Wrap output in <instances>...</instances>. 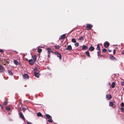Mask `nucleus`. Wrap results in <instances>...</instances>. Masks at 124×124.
<instances>
[{
  "mask_svg": "<svg viewBox=\"0 0 124 124\" xmlns=\"http://www.w3.org/2000/svg\"><path fill=\"white\" fill-rule=\"evenodd\" d=\"M46 116L47 118L49 119L48 120V121L50 123H52L53 122V120L52 119V117L49 115L46 114Z\"/></svg>",
  "mask_w": 124,
  "mask_h": 124,
  "instance_id": "obj_1",
  "label": "nucleus"
},
{
  "mask_svg": "<svg viewBox=\"0 0 124 124\" xmlns=\"http://www.w3.org/2000/svg\"><path fill=\"white\" fill-rule=\"evenodd\" d=\"M93 26V25L90 24H86V28L88 30L91 29Z\"/></svg>",
  "mask_w": 124,
  "mask_h": 124,
  "instance_id": "obj_2",
  "label": "nucleus"
},
{
  "mask_svg": "<svg viewBox=\"0 0 124 124\" xmlns=\"http://www.w3.org/2000/svg\"><path fill=\"white\" fill-rule=\"evenodd\" d=\"M5 70V69L4 67L0 65V72H4Z\"/></svg>",
  "mask_w": 124,
  "mask_h": 124,
  "instance_id": "obj_3",
  "label": "nucleus"
},
{
  "mask_svg": "<svg viewBox=\"0 0 124 124\" xmlns=\"http://www.w3.org/2000/svg\"><path fill=\"white\" fill-rule=\"evenodd\" d=\"M109 44L108 41H106L104 43V46L105 48L108 47L109 46Z\"/></svg>",
  "mask_w": 124,
  "mask_h": 124,
  "instance_id": "obj_4",
  "label": "nucleus"
},
{
  "mask_svg": "<svg viewBox=\"0 0 124 124\" xmlns=\"http://www.w3.org/2000/svg\"><path fill=\"white\" fill-rule=\"evenodd\" d=\"M106 98L107 100H109L112 97L110 95L107 94L106 95Z\"/></svg>",
  "mask_w": 124,
  "mask_h": 124,
  "instance_id": "obj_5",
  "label": "nucleus"
},
{
  "mask_svg": "<svg viewBox=\"0 0 124 124\" xmlns=\"http://www.w3.org/2000/svg\"><path fill=\"white\" fill-rule=\"evenodd\" d=\"M72 49V47L70 45H68L67 47L66 50H71Z\"/></svg>",
  "mask_w": 124,
  "mask_h": 124,
  "instance_id": "obj_6",
  "label": "nucleus"
},
{
  "mask_svg": "<svg viewBox=\"0 0 124 124\" xmlns=\"http://www.w3.org/2000/svg\"><path fill=\"white\" fill-rule=\"evenodd\" d=\"M29 62L30 64L33 65L35 61L33 59H30L29 60Z\"/></svg>",
  "mask_w": 124,
  "mask_h": 124,
  "instance_id": "obj_7",
  "label": "nucleus"
},
{
  "mask_svg": "<svg viewBox=\"0 0 124 124\" xmlns=\"http://www.w3.org/2000/svg\"><path fill=\"white\" fill-rule=\"evenodd\" d=\"M23 78L24 79L28 78L29 76L27 74H24L23 75Z\"/></svg>",
  "mask_w": 124,
  "mask_h": 124,
  "instance_id": "obj_8",
  "label": "nucleus"
},
{
  "mask_svg": "<svg viewBox=\"0 0 124 124\" xmlns=\"http://www.w3.org/2000/svg\"><path fill=\"white\" fill-rule=\"evenodd\" d=\"M19 115L20 117L21 118H22V119H23L24 120H25L24 117L22 113L21 112H20V113Z\"/></svg>",
  "mask_w": 124,
  "mask_h": 124,
  "instance_id": "obj_9",
  "label": "nucleus"
},
{
  "mask_svg": "<svg viewBox=\"0 0 124 124\" xmlns=\"http://www.w3.org/2000/svg\"><path fill=\"white\" fill-rule=\"evenodd\" d=\"M56 54L57 57L59 58L60 60H61L62 57V56L58 52L56 53Z\"/></svg>",
  "mask_w": 124,
  "mask_h": 124,
  "instance_id": "obj_10",
  "label": "nucleus"
},
{
  "mask_svg": "<svg viewBox=\"0 0 124 124\" xmlns=\"http://www.w3.org/2000/svg\"><path fill=\"white\" fill-rule=\"evenodd\" d=\"M65 34H63L61 36L60 38H59V39H64L65 38Z\"/></svg>",
  "mask_w": 124,
  "mask_h": 124,
  "instance_id": "obj_11",
  "label": "nucleus"
},
{
  "mask_svg": "<svg viewBox=\"0 0 124 124\" xmlns=\"http://www.w3.org/2000/svg\"><path fill=\"white\" fill-rule=\"evenodd\" d=\"M39 73V72H34L35 76L37 78H38L39 77V74L38 73Z\"/></svg>",
  "mask_w": 124,
  "mask_h": 124,
  "instance_id": "obj_12",
  "label": "nucleus"
},
{
  "mask_svg": "<svg viewBox=\"0 0 124 124\" xmlns=\"http://www.w3.org/2000/svg\"><path fill=\"white\" fill-rule=\"evenodd\" d=\"M94 49V48L93 46H91L89 48V49L90 51H93Z\"/></svg>",
  "mask_w": 124,
  "mask_h": 124,
  "instance_id": "obj_13",
  "label": "nucleus"
},
{
  "mask_svg": "<svg viewBox=\"0 0 124 124\" xmlns=\"http://www.w3.org/2000/svg\"><path fill=\"white\" fill-rule=\"evenodd\" d=\"M87 48V47L85 45H84L82 46V50H86Z\"/></svg>",
  "mask_w": 124,
  "mask_h": 124,
  "instance_id": "obj_14",
  "label": "nucleus"
},
{
  "mask_svg": "<svg viewBox=\"0 0 124 124\" xmlns=\"http://www.w3.org/2000/svg\"><path fill=\"white\" fill-rule=\"evenodd\" d=\"M14 62L16 65H18L19 64L18 61L17 60H14Z\"/></svg>",
  "mask_w": 124,
  "mask_h": 124,
  "instance_id": "obj_15",
  "label": "nucleus"
},
{
  "mask_svg": "<svg viewBox=\"0 0 124 124\" xmlns=\"http://www.w3.org/2000/svg\"><path fill=\"white\" fill-rule=\"evenodd\" d=\"M32 58L34 59V61H36L37 60V55H35L34 56H32Z\"/></svg>",
  "mask_w": 124,
  "mask_h": 124,
  "instance_id": "obj_16",
  "label": "nucleus"
},
{
  "mask_svg": "<svg viewBox=\"0 0 124 124\" xmlns=\"http://www.w3.org/2000/svg\"><path fill=\"white\" fill-rule=\"evenodd\" d=\"M109 58L112 60H116L115 58L112 55H111L109 56Z\"/></svg>",
  "mask_w": 124,
  "mask_h": 124,
  "instance_id": "obj_17",
  "label": "nucleus"
},
{
  "mask_svg": "<svg viewBox=\"0 0 124 124\" xmlns=\"http://www.w3.org/2000/svg\"><path fill=\"white\" fill-rule=\"evenodd\" d=\"M113 105V103L112 102H110L109 103V106L110 107H112Z\"/></svg>",
  "mask_w": 124,
  "mask_h": 124,
  "instance_id": "obj_18",
  "label": "nucleus"
},
{
  "mask_svg": "<svg viewBox=\"0 0 124 124\" xmlns=\"http://www.w3.org/2000/svg\"><path fill=\"white\" fill-rule=\"evenodd\" d=\"M60 46L59 45H55L54 46V47L56 49H59L60 48Z\"/></svg>",
  "mask_w": 124,
  "mask_h": 124,
  "instance_id": "obj_19",
  "label": "nucleus"
},
{
  "mask_svg": "<svg viewBox=\"0 0 124 124\" xmlns=\"http://www.w3.org/2000/svg\"><path fill=\"white\" fill-rule=\"evenodd\" d=\"M85 53L86 55L88 57H90V55L89 53V52L88 51H86L85 52Z\"/></svg>",
  "mask_w": 124,
  "mask_h": 124,
  "instance_id": "obj_20",
  "label": "nucleus"
},
{
  "mask_svg": "<svg viewBox=\"0 0 124 124\" xmlns=\"http://www.w3.org/2000/svg\"><path fill=\"white\" fill-rule=\"evenodd\" d=\"M34 72H39V71L38 70L37 68H35L34 69Z\"/></svg>",
  "mask_w": 124,
  "mask_h": 124,
  "instance_id": "obj_21",
  "label": "nucleus"
},
{
  "mask_svg": "<svg viewBox=\"0 0 124 124\" xmlns=\"http://www.w3.org/2000/svg\"><path fill=\"white\" fill-rule=\"evenodd\" d=\"M47 52H48V54H49V53L51 52L52 51V50L50 48H48L47 49Z\"/></svg>",
  "mask_w": 124,
  "mask_h": 124,
  "instance_id": "obj_22",
  "label": "nucleus"
},
{
  "mask_svg": "<svg viewBox=\"0 0 124 124\" xmlns=\"http://www.w3.org/2000/svg\"><path fill=\"white\" fill-rule=\"evenodd\" d=\"M115 84L114 82H113L111 84V87L112 88H114L115 87Z\"/></svg>",
  "mask_w": 124,
  "mask_h": 124,
  "instance_id": "obj_23",
  "label": "nucleus"
},
{
  "mask_svg": "<svg viewBox=\"0 0 124 124\" xmlns=\"http://www.w3.org/2000/svg\"><path fill=\"white\" fill-rule=\"evenodd\" d=\"M8 72L10 75H12L13 74L12 72L9 70H8Z\"/></svg>",
  "mask_w": 124,
  "mask_h": 124,
  "instance_id": "obj_24",
  "label": "nucleus"
},
{
  "mask_svg": "<svg viewBox=\"0 0 124 124\" xmlns=\"http://www.w3.org/2000/svg\"><path fill=\"white\" fill-rule=\"evenodd\" d=\"M96 49L98 50H99L100 49V47L99 44H98L97 45Z\"/></svg>",
  "mask_w": 124,
  "mask_h": 124,
  "instance_id": "obj_25",
  "label": "nucleus"
},
{
  "mask_svg": "<svg viewBox=\"0 0 124 124\" xmlns=\"http://www.w3.org/2000/svg\"><path fill=\"white\" fill-rule=\"evenodd\" d=\"M71 41L73 43H75L76 42V39L74 38H72L71 39Z\"/></svg>",
  "mask_w": 124,
  "mask_h": 124,
  "instance_id": "obj_26",
  "label": "nucleus"
},
{
  "mask_svg": "<svg viewBox=\"0 0 124 124\" xmlns=\"http://www.w3.org/2000/svg\"><path fill=\"white\" fill-rule=\"evenodd\" d=\"M42 115V114L40 112H38L37 114V116H41Z\"/></svg>",
  "mask_w": 124,
  "mask_h": 124,
  "instance_id": "obj_27",
  "label": "nucleus"
},
{
  "mask_svg": "<svg viewBox=\"0 0 124 124\" xmlns=\"http://www.w3.org/2000/svg\"><path fill=\"white\" fill-rule=\"evenodd\" d=\"M78 40H83V37H80L78 39Z\"/></svg>",
  "mask_w": 124,
  "mask_h": 124,
  "instance_id": "obj_28",
  "label": "nucleus"
},
{
  "mask_svg": "<svg viewBox=\"0 0 124 124\" xmlns=\"http://www.w3.org/2000/svg\"><path fill=\"white\" fill-rule=\"evenodd\" d=\"M79 44V43H78L76 42L74 44V45L78 47V46Z\"/></svg>",
  "mask_w": 124,
  "mask_h": 124,
  "instance_id": "obj_29",
  "label": "nucleus"
},
{
  "mask_svg": "<svg viewBox=\"0 0 124 124\" xmlns=\"http://www.w3.org/2000/svg\"><path fill=\"white\" fill-rule=\"evenodd\" d=\"M42 51V49L40 48H39L38 49V53H40Z\"/></svg>",
  "mask_w": 124,
  "mask_h": 124,
  "instance_id": "obj_30",
  "label": "nucleus"
},
{
  "mask_svg": "<svg viewBox=\"0 0 124 124\" xmlns=\"http://www.w3.org/2000/svg\"><path fill=\"white\" fill-rule=\"evenodd\" d=\"M106 51L107 50L106 49L104 48L102 50V52L104 53H105L106 52Z\"/></svg>",
  "mask_w": 124,
  "mask_h": 124,
  "instance_id": "obj_31",
  "label": "nucleus"
},
{
  "mask_svg": "<svg viewBox=\"0 0 124 124\" xmlns=\"http://www.w3.org/2000/svg\"><path fill=\"white\" fill-rule=\"evenodd\" d=\"M6 109L8 111H10L11 110V109L9 107H6Z\"/></svg>",
  "mask_w": 124,
  "mask_h": 124,
  "instance_id": "obj_32",
  "label": "nucleus"
},
{
  "mask_svg": "<svg viewBox=\"0 0 124 124\" xmlns=\"http://www.w3.org/2000/svg\"><path fill=\"white\" fill-rule=\"evenodd\" d=\"M121 106L122 107H124V103L123 102H122L121 104Z\"/></svg>",
  "mask_w": 124,
  "mask_h": 124,
  "instance_id": "obj_33",
  "label": "nucleus"
},
{
  "mask_svg": "<svg viewBox=\"0 0 124 124\" xmlns=\"http://www.w3.org/2000/svg\"><path fill=\"white\" fill-rule=\"evenodd\" d=\"M121 110L123 112H124V108H121Z\"/></svg>",
  "mask_w": 124,
  "mask_h": 124,
  "instance_id": "obj_34",
  "label": "nucleus"
},
{
  "mask_svg": "<svg viewBox=\"0 0 124 124\" xmlns=\"http://www.w3.org/2000/svg\"><path fill=\"white\" fill-rule=\"evenodd\" d=\"M27 124H33L31 122H28V121H27Z\"/></svg>",
  "mask_w": 124,
  "mask_h": 124,
  "instance_id": "obj_35",
  "label": "nucleus"
},
{
  "mask_svg": "<svg viewBox=\"0 0 124 124\" xmlns=\"http://www.w3.org/2000/svg\"><path fill=\"white\" fill-rule=\"evenodd\" d=\"M7 104V102L5 101L3 103V104L4 105H6Z\"/></svg>",
  "mask_w": 124,
  "mask_h": 124,
  "instance_id": "obj_36",
  "label": "nucleus"
},
{
  "mask_svg": "<svg viewBox=\"0 0 124 124\" xmlns=\"http://www.w3.org/2000/svg\"><path fill=\"white\" fill-rule=\"evenodd\" d=\"M26 109V108L24 107L23 108H22V109L24 112V111Z\"/></svg>",
  "mask_w": 124,
  "mask_h": 124,
  "instance_id": "obj_37",
  "label": "nucleus"
},
{
  "mask_svg": "<svg viewBox=\"0 0 124 124\" xmlns=\"http://www.w3.org/2000/svg\"><path fill=\"white\" fill-rule=\"evenodd\" d=\"M116 52V50L115 49H114L113 50V53L114 54H115V53Z\"/></svg>",
  "mask_w": 124,
  "mask_h": 124,
  "instance_id": "obj_38",
  "label": "nucleus"
},
{
  "mask_svg": "<svg viewBox=\"0 0 124 124\" xmlns=\"http://www.w3.org/2000/svg\"><path fill=\"white\" fill-rule=\"evenodd\" d=\"M3 52V50L0 49V53H2Z\"/></svg>",
  "mask_w": 124,
  "mask_h": 124,
  "instance_id": "obj_39",
  "label": "nucleus"
},
{
  "mask_svg": "<svg viewBox=\"0 0 124 124\" xmlns=\"http://www.w3.org/2000/svg\"><path fill=\"white\" fill-rule=\"evenodd\" d=\"M121 85H124V82H122L121 83Z\"/></svg>",
  "mask_w": 124,
  "mask_h": 124,
  "instance_id": "obj_40",
  "label": "nucleus"
},
{
  "mask_svg": "<svg viewBox=\"0 0 124 124\" xmlns=\"http://www.w3.org/2000/svg\"><path fill=\"white\" fill-rule=\"evenodd\" d=\"M108 51H109V52H111V51H112V50H109V49H108Z\"/></svg>",
  "mask_w": 124,
  "mask_h": 124,
  "instance_id": "obj_41",
  "label": "nucleus"
},
{
  "mask_svg": "<svg viewBox=\"0 0 124 124\" xmlns=\"http://www.w3.org/2000/svg\"><path fill=\"white\" fill-rule=\"evenodd\" d=\"M75 29V28H74L72 30H71L70 31V32H71L72 31H73Z\"/></svg>",
  "mask_w": 124,
  "mask_h": 124,
  "instance_id": "obj_42",
  "label": "nucleus"
},
{
  "mask_svg": "<svg viewBox=\"0 0 124 124\" xmlns=\"http://www.w3.org/2000/svg\"><path fill=\"white\" fill-rule=\"evenodd\" d=\"M122 54H124V50L123 51L122 53Z\"/></svg>",
  "mask_w": 124,
  "mask_h": 124,
  "instance_id": "obj_43",
  "label": "nucleus"
},
{
  "mask_svg": "<svg viewBox=\"0 0 124 124\" xmlns=\"http://www.w3.org/2000/svg\"><path fill=\"white\" fill-rule=\"evenodd\" d=\"M1 109H2L3 108V107L2 106H1Z\"/></svg>",
  "mask_w": 124,
  "mask_h": 124,
  "instance_id": "obj_44",
  "label": "nucleus"
},
{
  "mask_svg": "<svg viewBox=\"0 0 124 124\" xmlns=\"http://www.w3.org/2000/svg\"><path fill=\"white\" fill-rule=\"evenodd\" d=\"M13 52H15L16 53H17V52L16 51H13Z\"/></svg>",
  "mask_w": 124,
  "mask_h": 124,
  "instance_id": "obj_45",
  "label": "nucleus"
},
{
  "mask_svg": "<svg viewBox=\"0 0 124 124\" xmlns=\"http://www.w3.org/2000/svg\"><path fill=\"white\" fill-rule=\"evenodd\" d=\"M47 68L48 69H49L50 70V69L49 68V67L48 66L47 67Z\"/></svg>",
  "mask_w": 124,
  "mask_h": 124,
  "instance_id": "obj_46",
  "label": "nucleus"
},
{
  "mask_svg": "<svg viewBox=\"0 0 124 124\" xmlns=\"http://www.w3.org/2000/svg\"><path fill=\"white\" fill-rule=\"evenodd\" d=\"M48 57H49L50 56H49V54H48Z\"/></svg>",
  "mask_w": 124,
  "mask_h": 124,
  "instance_id": "obj_47",
  "label": "nucleus"
},
{
  "mask_svg": "<svg viewBox=\"0 0 124 124\" xmlns=\"http://www.w3.org/2000/svg\"><path fill=\"white\" fill-rule=\"evenodd\" d=\"M97 52V53H98V54H99V52Z\"/></svg>",
  "mask_w": 124,
  "mask_h": 124,
  "instance_id": "obj_48",
  "label": "nucleus"
},
{
  "mask_svg": "<svg viewBox=\"0 0 124 124\" xmlns=\"http://www.w3.org/2000/svg\"><path fill=\"white\" fill-rule=\"evenodd\" d=\"M98 56H99V54H98Z\"/></svg>",
  "mask_w": 124,
  "mask_h": 124,
  "instance_id": "obj_49",
  "label": "nucleus"
},
{
  "mask_svg": "<svg viewBox=\"0 0 124 124\" xmlns=\"http://www.w3.org/2000/svg\"><path fill=\"white\" fill-rule=\"evenodd\" d=\"M109 85H110V83H109Z\"/></svg>",
  "mask_w": 124,
  "mask_h": 124,
  "instance_id": "obj_50",
  "label": "nucleus"
},
{
  "mask_svg": "<svg viewBox=\"0 0 124 124\" xmlns=\"http://www.w3.org/2000/svg\"><path fill=\"white\" fill-rule=\"evenodd\" d=\"M123 90H124V88H123Z\"/></svg>",
  "mask_w": 124,
  "mask_h": 124,
  "instance_id": "obj_51",
  "label": "nucleus"
},
{
  "mask_svg": "<svg viewBox=\"0 0 124 124\" xmlns=\"http://www.w3.org/2000/svg\"><path fill=\"white\" fill-rule=\"evenodd\" d=\"M1 106V105L0 104V107Z\"/></svg>",
  "mask_w": 124,
  "mask_h": 124,
  "instance_id": "obj_52",
  "label": "nucleus"
},
{
  "mask_svg": "<svg viewBox=\"0 0 124 124\" xmlns=\"http://www.w3.org/2000/svg\"><path fill=\"white\" fill-rule=\"evenodd\" d=\"M8 114H9V115H10V114L9 113Z\"/></svg>",
  "mask_w": 124,
  "mask_h": 124,
  "instance_id": "obj_53",
  "label": "nucleus"
}]
</instances>
